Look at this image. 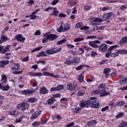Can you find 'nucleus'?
<instances>
[{
    "label": "nucleus",
    "instance_id": "nucleus-1",
    "mask_svg": "<svg viewBox=\"0 0 127 127\" xmlns=\"http://www.w3.org/2000/svg\"><path fill=\"white\" fill-rule=\"evenodd\" d=\"M98 44H101L100 41L95 40L89 42V45L91 46L92 48H98L99 52L104 53L108 50V46L106 44H101L99 46Z\"/></svg>",
    "mask_w": 127,
    "mask_h": 127
},
{
    "label": "nucleus",
    "instance_id": "nucleus-2",
    "mask_svg": "<svg viewBox=\"0 0 127 127\" xmlns=\"http://www.w3.org/2000/svg\"><path fill=\"white\" fill-rule=\"evenodd\" d=\"M92 95H100V97H106L111 94L110 92H106L105 89H96L93 90L91 92Z\"/></svg>",
    "mask_w": 127,
    "mask_h": 127
},
{
    "label": "nucleus",
    "instance_id": "nucleus-3",
    "mask_svg": "<svg viewBox=\"0 0 127 127\" xmlns=\"http://www.w3.org/2000/svg\"><path fill=\"white\" fill-rule=\"evenodd\" d=\"M16 108L18 110L21 109V111L24 112V111H26L29 108V104L26 102H23L20 104H18Z\"/></svg>",
    "mask_w": 127,
    "mask_h": 127
},
{
    "label": "nucleus",
    "instance_id": "nucleus-4",
    "mask_svg": "<svg viewBox=\"0 0 127 127\" xmlns=\"http://www.w3.org/2000/svg\"><path fill=\"white\" fill-rule=\"evenodd\" d=\"M62 49L60 48L59 49L55 50V48L48 49L46 50V53L47 55H52V54H55L56 53H58L61 52Z\"/></svg>",
    "mask_w": 127,
    "mask_h": 127
},
{
    "label": "nucleus",
    "instance_id": "nucleus-5",
    "mask_svg": "<svg viewBox=\"0 0 127 127\" xmlns=\"http://www.w3.org/2000/svg\"><path fill=\"white\" fill-rule=\"evenodd\" d=\"M90 100H82L80 101L79 103V107L81 108V109H84V108H90Z\"/></svg>",
    "mask_w": 127,
    "mask_h": 127
},
{
    "label": "nucleus",
    "instance_id": "nucleus-6",
    "mask_svg": "<svg viewBox=\"0 0 127 127\" xmlns=\"http://www.w3.org/2000/svg\"><path fill=\"white\" fill-rule=\"evenodd\" d=\"M35 91L34 89L30 90L28 89L27 90H24L21 91V95H24V96H29V95H32V94H34Z\"/></svg>",
    "mask_w": 127,
    "mask_h": 127
},
{
    "label": "nucleus",
    "instance_id": "nucleus-7",
    "mask_svg": "<svg viewBox=\"0 0 127 127\" xmlns=\"http://www.w3.org/2000/svg\"><path fill=\"white\" fill-rule=\"evenodd\" d=\"M90 107L91 106V107L94 109H99L100 108V103L97 100H93L91 102L90 101Z\"/></svg>",
    "mask_w": 127,
    "mask_h": 127
},
{
    "label": "nucleus",
    "instance_id": "nucleus-8",
    "mask_svg": "<svg viewBox=\"0 0 127 127\" xmlns=\"http://www.w3.org/2000/svg\"><path fill=\"white\" fill-rule=\"evenodd\" d=\"M118 46L117 45H114L111 47H110L107 50L108 52L105 54V56L106 58H109L110 57V56L111 55V54L113 52V51L115 49V48H116Z\"/></svg>",
    "mask_w": 127,
    "mask_h": 127
},
{
    "label": "nucleus",
    "instance_id": "nucleus-9",
    "mask_svg": "<svg viewBox=\"0 0 127 127\" xmlns=\"http://www.w3.org/2000/svg\"><path fill=\"white\" fill-rule=\"evenodd\" d=\"M15 39L17 40V41H19V42H24L25 41V37H23V36L21 34H17L15 36Z\"/></svg>",
    "mask_w": 127,
    "mask_h": 127
},
{
    "label": "nucleus",
    "instance_id": "nucleus-10",
    "mask_svg": "<svg viewBox=\"0 0 127 127\" xmlns=\"http://www.w3.org/2000/svg\"><path fill=\"white\" fill-rule=\"evenodd\" d=\"M41 113H42V111H37L34 113L30 117V120H35V119H37L38 116L41 115Z\"/></svg>",
    "mask_w": 127,
    "mask_h": 127
},
{
    "label": "nucleus",
    "instance_id": "nucleus-11",
    "mask_svg": "<svg viewBox=\"0 0 127 127\" xmlns=\"http://www.w3.org/2000/svg\"><path fill=\"white\" fill-rule=\"evenodd\" d=\"M47 38H49V40L50 41H54V40H56L57 38H58V36L56 34H47Z\"/></svg>",
    "mask_w": 127,
    "mask_h": 127
},
{
    "label": "nucleus",
    "instance_id": "nucleus-12",
    "mask_svg": "<svg viewBox=\"0 0 127 127\" xmlns=\"http://www.w3.org/2000/svg\"><path fill=\"white\" fill-rule=\"evenodd\" d=\"M43 76H48V77H53L55 79H58L59 78V75H54V73H50L47 71H44L43 72Z\"/></svg>",
    "mask_w": 127,
    "mask_h": 127
},
{
    "label": "nucleus",
    "instance_id": "nucleus-13",
    "mask_svg": "<svg viewBox=\"0 0 127 127\" xmlns=\"http://www.w3.org/2000/svg\"><path fill=\"white\" fill-rule=\"evenodd\" d=\"M0 89H1L2 91L7 92V91L10 89V86L8 85V84H7L5 86H4L3 85V82H2L0 84Z\"/></svg>",
    "mask_w": 127,
    "mask_h": 127
},
{
    "label": "nucleus",
    "instance_id": "nucleus-14",
    "mask_svg": "<svg viewBox=\"0 0 127 127\" xmlns=\"http://www.w3.org/2000/svg\"><path fill=\"white\" fill-rule=\"evenodd\" d=\"M103 19L99 18H95L93 21H91L90 23V25H92L93 26H98V24L95 22H102Z\"/></svg>",
    "mask_w": 127,
    "mask_h": 127
},
{
    "label": "nucleus",
    "instance_id": "nucleus-15",
    "mask_svg": "<svg viewBox=\"0 0 127 127\" xmlns=\"http://www.w3.org/2000/svg\"><path fill=\"white\" fill-rule=\"evenodd\" d=\"M49 93V91L45 86H43L40 89V95H47Z\"/></svg>",
    "mask_w": 127,
    "mask_h": 127
},
{
    "label": "nucleus",
    "instance_id": "nucleus-16",
    "mask_svg": "<svg viewBox=\"0 0 127 127\" xmlns=\"http://www.w3.org/2000/svg\"><path fill=\"white\" fill-rule=\"evenodd\" d=\"M112 15H113V12H112L104 14L102 19V21L103 20H108L112 17Z\"/></svg>",
    "mask_w": 127,
    "mask_h": 127
},
{
    "label": "nucleus",
    "instance_id": "nucleus-17",
    "mask_svg": "<svg viewBox=\"0 0 127 127\" xmlns=\"http://www.w3.org/2000/svg\"><path fill=\"white\" fill-rule=\"evenodd\" d=\"M76 88H77V84L69 83L67 85L66 89L69 91H73V90H75Z\"/></svg>",
    "mask_w": 127,
    "mask_h": 127
},
{
    "label": "nucleus",
    "instance_id": "nucleus-18",
    "mask_svg": "<svg viewBox=\"0 0 127 127\" xmlns=\"http://www.w3.org/2000/svg\"><path fill=\"white\" fill-rule=\"evenodd\" d=\"M97 125V120H90L87 122V126L88 127H94Z\"/></svg>",
    "mask_w": 127,
    "mask_h": 127
},
{
    "label": "nucleus",
    "instance_id": "nucleus-19",
    "mask_svg": "<svg viewBox=\"0 0 127 127\" xmlns=\"http://www.w3.org/2000/svg\"><path fill=\"white\" fill-rule=\"evenodd\" d=\"M11 70L14 71V70H17L19 71L20 70V66L19 65V64L18 63H14V67H11Z\"/></svg>",
    "mask_w": 127,
    "mask_h": 127
},
{
    "label": "nucleus",
    "instance_id": "nucleus-20",
    "mask_svg": "<svg viewBox=\"0 0 127 127\" xmlns=\"http://www.w3.org/2000/svg\"><path fill=\"white\" fill-rule=\"evenodd\" d=\"M10 47H11V45H7L4 48H3L2 51V54H4L6 52L10 51V49H9Z\"/></svg>",
    "mask_w": 127,
    "mask_h": 127
},
{
    "label": "nucleus",
    "instance_id": "nucleus-21",
    "mask_svg": "<svg viewBox=\"0 0 127 127\" xmlns=\"http://www.w3.org/2000/svg\"><path fill=\"white\" fill-rule=\"evenodd\" d=\"M28 74L29 75H30V76H34V77L42 76V73L41 72H29Z\"/></svg>",
    "mask_w": 127,
    "mask_h": 127
},
{
    "label": "nucleus",
    "instance_id": "nucleus-22",
    "mask_svg": "<svg viewBox=\"0 0 127 127\" xmlns=\"http://www.w3.org/2000/svg\"><path fill=\"white\" fill-rule=\"evenodd\" d=\"M8 113H9V115H10V116H16L19 115V111H18L17 110L8 111Z\"/></svg>",
    "mask_w": 127,
    "mask_h": 127
},
{
    "label": "nucleus",
    "instance_id": "nucleus-23",
    "mask_svg": "<svg viewBox=\"0 0 127 127\" xmlns=\"http://www.w3.org/2000/svg\"><path fill=\"white\" fill-rule=\"evenodd\" d=\"M127 43V37H123L122 40H121L119 42L120 45H124V44H126Z\"/></svg>",
    "mask_w": 127,
    "mask_h": 127
},
{
    "label": "nucleus",
    "instance_id": "nucleus-24",
    "mask_svg": "<svg viewBox=\"0 0 127 127\" xmlns=\"http://www.w3.org/2000/svg\"><path fill=\"white\" fill-rule=\"evenodd\" d=\"M111 72V68H105L104 69V74L105 75V78H108L109 77V74Z\"/></svg>",
    "mask_w": 127,
    "mask_h": 127
},
{
    "label": "nucleus",
    "instance_id": "nucleus-25",
    "mask_svg": "<svg viewBox=\"0 0 127 127\" xmlns=\"http://www.w3.org/2000/svg\"><path fill=\"white\" fill-rule=\"evenodd\" d=\"M75 114H80L82 112V108L79 107H76L73 110Z\"/></svg>",
    "mask_w": 127,
    "mask_h": 127
},
{
    "label": "nucleus",
    "instance_id": "nucleus-26",
    "mask_svg": "<svg viewBox=\"0 0 127 127\" xmlns=\"http://www.w3.org/2000/svg\"><path fill=\"white\" fill-rule=\"evenodd\" d=\"M64 31H68V30H70L71 29V28L70 27V24L69 23H65L64 26Z\"/></svg>",
    "mask_w": 127,
    "mask_h": 127
},
{
    "label": "nucleus",
    "instance_id": "nucleus-27",
    "mask_svg": "<svg viewBox=\"0 0 127 127\" xmlns=\"http://www.w3.org/2000/svg\"><path fill=\"white\" fill-rule=\"evenodd\" d=\"M61 103L63 105H65V106H67L68 105V100L64 97H63L61 99Z\"/></svg>",
    "mask_w": 127,
    "mask_h": 127
},
{
    "label": "nucleus",
    "instance_id": "nucleus-28",
    "mask_svg": "<svg viewBox=\"0 0 127 127\" xmlns=\"http://www.w3.org/2000/svg\"><path fill=\"white\" fill-rule=\"evenodd\" d=\"M37 100L36 97H31L27 100V102L28 103H35V102H37Z\"/></svg>",
    "mask_w": 127,
    "mask_h": 127
},
{
    "label": "nucleus",
    "instance_id": "nucleus-29",
    "mask_svg": "<svg viewBox=\"0 0 127 127\" xmlns=\"http://www.w3.org/2000/svg\"><path fill=\"white\" fill-rule=\"evenodd\" d=\"M71 61L72 64H77L80 62V58L77 57H74Z\"/></svg>",
    "mask_w": 127,
    "mask_h": 127
},
{
    "label": "nucleus",
    "instance_id": "nucleus-30",
    "mask_svg": "<svg viewBox=\"0 0 127 127\" xmlns=\"http://www.w3.org/2000/svg\"><path fill=\"white\" fill-rule=\"evenodd\" d=\"M53 13L51 14V15H54V16H58L59 11L57 10V8H53Z\"/></svg>",
    "mask_w": 127,
    "mask_h": 127
},
{
    "label": "nucleus",
    "instance_id": "nucleus-31",
    "mask_svg": "<svg viewBox=\"0 0 127 127\" xmlns=\"http://www.w3.org/2000/svg\"><path fill=\"white\" fill-rule=\"evenodd\" d=\"M47 34H48V33H46L45 35H44V37L45 38H44L42 39V43H46V42L48 41V40H49V39L47 38Z\"/></svg>",
    "mask_w": 127,
    "mask_h": 127
},
{
    "label": "nucleus",
    "instance_id": "nucleus-32",
    "mask_svg": "<svg viewBox=\"0 0 127 127\" xmlns=\"http://www.w3.org/2000/svg\"><path fill=\"white\" fill-rule=\"evenodd\" d=\"M119 83H120V84H122V85L124 84H127V77H124V78L120 79Z\"/></svg>",
    "mask_w": 127,
    "mask_h": 127
},
{
    "label": "nucleus",
    "instance_id": "nucleus-33",
    "mask_svg": "<svg viewBox=\"0 0 127 127\" xmlns=\"http://www.w3.org/2000/svg\"><path fill=\"white\" fill-rule=\"evenodd\" d=\"M55 99L53 98H50L47 100V104L48 105H52V104H54L55 103Z\"/></svg>",
    "mask_w": 127,
    "mask_h": 127
},
{
    "label": "nucleus",
    "instance_id": "nucleus-34",
    "mask_svg": "<svg viewBox=\"0 0 127 127\" xmlns=\"http://www.w3.org/2000/svg\"><path fill=\"white\" fill-rule=\"evenodd\" d=\"M0 39L3 42H5V41H6V40H8L9 39V38H8V37H6V36H4L3 35H1L0 36Z\"/></svg>",
    "mask_w": 127,
    "mask_h": 127
},
{
    "label": "nucleus",
    "instance_id": "nucleus-35",
    "mask_svg": "<svg viewBox=\"0 0 127 127\" xmlns=\"http://www.w3.org/2000/svg\"><path fill=\"white\" fill-rule=\"evenodd\" d=\"M1 77H2V79H1L2 82L1 83H3V84L4 83H7V78H6V75H2Z\"/></svg>",
    "mask_w": 127,
    "mask_h": 127
},
{
    "label": "nucleus",
    "instance_id": "nucleus-36",
    "mask_svg": "<svg viewBox=\"0 0 127 127\" xmlns=\"http://www.w3.org/2000/svg\"><path fill=\"white\" fill-rule=\"evenodd\" d=\"M66 42V39H63L60 41H58L57 43V45H61V44H63Z\"/></svg>",
    "mask_w": 127,
    "mask_h": 127
},
{
    "label": "nucleus",
    "instance_id": "nucleus-37",
    "mask_svg": "<svg viewBox=\"0 0 127 127\" xmlns=\"http://www.w3.org/2000/svg\"><path fill=\"white\" fill-rule=\"evenodd\" d=\"M41 56H47V55L45 54V53L43 51L40 52L36 55V57H41Z\"/></svg>",
    "mask_w": 127,
    "mask_h": 127
},
{
    "label": "nucleus",
    "instance_id": "nucleus-38",
    "mask_svg": "<svg viewBox=\"0 0 127 127\" xmlns=\"http://www.w3.org/2000/svg\"><path fill=\"white\" fill-rule=\"evenodd\" d=\"M86 93V91L85 90H81V91H78L77 93V96H84Z\"/></svg>",
    "mask_w": 127,
    "mask_h": 127
},
{
    "label": "nucleus",
    "instance_id": "nucleus-39",
    "mask_svg": "<svg viewBox=\"0 0 127 127\" xmlns=\"http://www.w3.org/2000/svg\"><path fill=\"white\" fill-rule=\"evenodd\" d=\"M79 83H83L84 82V75H80L78 78Z\"/></svg>",
    "mask_w": 127,
    "mask_h": 127
},
{
    "label": "nucleus",
    "instance_id": "nucleus-40",
    "mask_svg": "<svg viewBox=\"0 0 127 127\" xmlns=\"http://www.w3.org/2000/svg\"><path fill=\"white\" fill-rule=\"evenodd\" d=\"M64 88V85H59L57 87H56L57 91H61V90H62Z\"/></svg>",
    "mask_w": 127,
    "mask_h": 127
},
{
    "label": "nucleus",
    "instance_id": "nucleus-41",
    "mask_svg": "<svg viewBox=\"0 0 127 127\" xmlns=\"http://www.w3.org/2000/svg\"><path fill=\"white\" fill-rule=\"evenodd\" d=\"M64 64L66 65H71V64H73L72 63V60H69V59H66L65 61H64Z\"/></svg>",
    "mask_w": 127,
    "mask_h": 127
},
{
    "label": "nucleus",
    "instance_id": "nucleus-42",
    "mask_svg": "<svg viewBox=\"0 0 127 127\" xmlns=\"http://www.w3.org/2000/svg\"><path fill=\"white\" fill-rule=\"evenodd\" d=\"M84 38H76L73 41H74V42H79L80 41H83V40H84Z\"/></svg>",
    "mask_w": 127,
    "mask_h": 127
},
{
    "label": "nucleus",
    "instance_id": "nucleus-43",
    "mask_svg": "<svg viewBox=\"0 0 127 127\" xmlns=\"http://www.w3.org/2000/svg\"><path fill=\"white\" fill-rule=\"evenodd\" d=\"M85 52V50H84V48H80L78 49V54L82 55Z\"/></svg>",
    "mask_w": 127,
    "mask_h": 127
},
{
    "label": "nucleus",
    "instance_id": "nucleus-44",
    "mask_svg": "<svg viewBox=\"0 0 127 127\" xmlns=\"http://www.w3.org/2000/svg\"><path fill=\"white\" fill-rule=\"evenodd\" d=\"M42 48V46L37 47V48L34 49L32 51H31V53H33V52H36V51H39L40 50H41Z\"/></svg>",
    "mask_w": 127,
    "mask_h": 127
},
{
    "label": "nucleus",
    "instance_id": "nucleus-45",
    "mask_svg": "<svg viewBox=\"0 0 127 127\" xmlns=\"http://www.w3.org/2000/svg\"><path fill=\"white\" fill-rule=\"evenodd\" d=\"M39 125H41L40 123H39V121H36L32 123V127H38Z\"/></svg>",
    "mask_w": 127,
    "mask_h": 127
},
{
    "label": "nucleus",
    "instance_id": "nucleus-46",
    "mask_svg": "<svg viewBox=\"0 0 127 127\" xmlns=\"http://www.w3.org/2000/svg\"><path fill=\"white\" fill-rule=\"evenodd\" d=\"M111 57H114V58L119 56V53L118 52H115L110 55Z\"/></svg>",
    "mask_w": 127,
    "mask_h": 127
},
{
    "label": "nucleus",
    "instance_id": "nucleus-47",
    "mask_svg": "<svg viewBox=\"0 0 127 127\" xmlns=\"http://www.w3.org/2000/svg\"><path fill=\"white\" fill-rule=\"evenodd\" d=\"M105 87H106V83H102L99 85L98 89H105Z\"/></svg>",
    "mask_w": 127,
    "mask_h": 127
},
{
    "label": "nucleus",
    "instance_id": "nucleus-48",
    "mask_svg": "<svg viewBox=\"0 0 127 127\" xmlns=\"http://www.w3.org/2000/svg\"><path fill=\"white\" fill-rule=\"evenodd\" d=\"M124 112H120L118 115L116 116V118L117 119H120V118H122L124 116Z\"/></svg>",
    "mask_w": 127,
    "mask_h": 127
},
{
    "label": "nucleus",
    "instance_id": "nucleus-49",
    "mask_svg": "<svg viewBox=\"0 0 127 127\" xmlns=\"http://www.w3.org/2000/svg\"><path fill=\"white\" fill-rule=\"evenodd\" d=\"M83 26V23H82L81 22H78L76 24V28H81V27H82V26Z\"/></svg>",
    "mask_w": 127,
    "mask_h": 127
},
{
    "label": "nucleus",
    "instance_id": "nucleus-50",
    "mask_svg": "<svg viewBox=\"0 0 127 127\" xmlns=\"http://www.w3.org/2000/svg\"><path fill=\"white\" fill-rule=\"evenodd\" d=\"M0 63L1 64H3V65H7V64L9 63V61H8V60H7L6 61L3 60L2 61H0Z\"/></svg>",
    "mask_w": 127,
    "mask_h": 127
},
{
    "label": "nucleus",
    "instance_id": "nucleus-51",
    "mask_svg": "<svg viewBox=\"0 0 127 127\" xmlns=\"http://www.w3.org/2000/svg\"><path fill=\"white\" fill-rule=\"evenodd\" d=\"M61 97V94L60 93H58L56 94H53L52 95V97L54 99H56V98H60Z\"/></svg>",
    "mask_w": 127,
    "mask_h": 127
},
{
    "label": "nucleus",
    "instance_id": "nucleus-52",
    "mask_svg": "<svg viewBox=\"0 0 127 127\" xmlns=\"http://www.w3.org/2000/svg\"><path fill=\"white\" fill-rule=\"evenodd\" d=\"M86 66L85 65H80L77 67H76V70L77 71H80V70H82V68L84 66Z\"/></svg>",
    "mask_w": 127,
    "mask_h": 127
},
{
    "label": "nucleus",
    "instance_id": "nucleus-53",
    "mask_svg": "<svg viewBox=\"0 0 127 127\" xmlns=\"http://www.w3.org/2000/svg\"><path fill=\"white\" fill-rule=\"evenodd\" d=\"M90 28L88 26H83L80 28V30H88Z\"/></svg>",
    "mask_w": 127,
    "mask_h": 127
},
{
    "label": "nucleus",
    "instance_id": "nucleus-54",
    "mask_svg": "<svg viewBox=\"0 0 127 127\" xmlns=\"http://www.w3.org/2000/svg\"><path fill=\"white\" fill-rule=\"evenodd\" d=\"M49 120V118L48 119H46V120H43L41 122V123H40V125H43L45 124H46V123H47V122H48Z\"/></svg>",
    "mask_w": 127,
    "mask_h": 127
},
{
    "label": "nucleus",
    "instance_id": "nucleus-55",
    "mask_svg": "<svg viewBox=\"0 0 127 127\" xmlns=\"http://www.w3.org/2000/svg\"><path fill=\"white\" fill-rule=\"evenodd\" d=\"M59 2V0H53V1L51 2V4L52 5H56Z\"/></svg>",
    "mask_w": 127,
    "mask_h": 127
},
{
    "label": "nucleus",
    "instance_id": "nucleus-56",
    "mask_svg": "<svg viewBox=\"0 0 127 127\" xmlns=\"http://www.w3.org/2000/svg\"><path fill=\"white\" fill-rule=\"evenodd\" d=\"M30 19H31L32 20H34L35 19H36V18H37V16L36 15H30Z\"/></svg>",
    "mask_w": 127,
    "mask_h": 127
},
{
    "label": "nucleus",
    "instance_id": "nucleus-57",
    "mask_svg": "<svg viewBox=\"0 0 127 127\" xmlns=\"http://www.w3.org/2000/svg\"><path fill=\"white\" fill-rule=\"evenodd\" d=\"M127 5L126 4L123 5L120 7L121 10H125V9H127Z\"/></svg>",
    "mask_w": 127,
    "mask_h": 127
},
{
    "label": "nucleus",
    "instance_id": "nucleus-58",
    "mask_svg": "<svg viewBox=\"0 0 127 127\" xmlns=\"http://www.w3.org/2000/svg\"><path fill=\"white\" fill-rule=\"evenodd\" d=\"M108 109H110V107L107 106H105V107L102 108L101 111V112H106V111H108Z\"/></svg>",
    "mask_w": 127,
    "mask_h": 127
},
{
    "label": "nucleus",
    "instance_id": "nucleus-59",
    "mask_svg": "<svg viewBox=\"0 0 127 127\" xmlns=\"http://www.w3.org/2000/svg\"><path fill=\"white\" fill-rule=\"evenodd\" d=\"M98 55V53H97V52H92L91 54V57H95V56H97Z\"/></svg>",
    "mask_w": 127,
    "mask_h": 127
},
{
    "label": "nucleus",
    "instance_id": "nucleus-60",
    "mask_svg": "<svg viewBox=\"0 0 127 127\" xmlns=\"http://www.w3.org/2000/svg\"><path fill=\"white\" fill-rule=\"evenodd\" d=\"M62 30H64V28L62 25H61L59 28L57 29L58 32H62Z\"/></svg>",
    "mask_w": 127,
    "mask_h": 127
},
{
    "label": "nucleus",
    "instance_id": "nucleus-61",
    "mask_svg": "<svg viewBox=\"0 0 127 127\" xmlns=\"http://www.w3.org/2000/svg\"><path fill=\"white\" fill-rule=\"evenodd\" d=\"M41 35V32H40V30H36L34 33V35Z\"/></svg>",
    "mask_w": 127,
    "mask_h": 127
},
{
    "label": "nucleus",
    "instance_id": "nucleus-62",
    "mask_svg": "<svg viewBox=\"0 0 127 127\" xmlns=\"http://www.w3.org/2000/svg\"><path fill=\"white\" fill-rule=\"evenodd\" d=\"M84 10H86V11L90 10V9H91V6L89 5H86L84 6Z\"/></svg>",
    "mask_w": 127,
    "mask_h": 127
},
{
    "label": "nucleus",
    "instance_id": "nucleus-63",
    "mask_svg": "<svg viewBox=\"0 0 127 127\" xmlns=\"http://www.w3.org/2000/svg\"><path fill=\"white\" fill-rule=\"evenodd\" d=\"M53 10V7H48V8H46L44 10V11L47 12L49 11L50 10Z\"/></svg>",
    "mask_w": 127,
    "mask_h": 127
},
{
    "label": "nucleus",
    "instance_id": "nucleus-64",
    "mask_svg": "<svg viewBox=\"0 0 127 127\" xmlns=\"http://www.w3.org/2000/svg\"><path fill=\"white\" fill-rule=\"evenodd\" d=\"M73 126H74V122H71L69 124L66 125V127H73Z\"/></svg>",
    "mask_w": 127,
    "mask_h": 127
}]
</instances>
